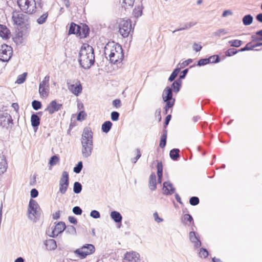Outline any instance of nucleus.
Returning <instances> with one entry per match:
<instances>
[{
  "label": "nucleus",
  "mask_w": 262,
  "mask_h": 262,
  "mask_svg": "<svg viewBox=\"0 0 262 262\" xmlns=\"http://www.w3.org/2000/svg\"><path fill=\"white\" fill-rule=\"evenodd\" d=\"M242 42V41L239 40H233L230 41V46L238 47L241 45Z\"/></svg>",
  "instance_id": "57"
},
{
  "label": "nucleus",
  "mask_w": 262,
  "mask_h": 262,
  "mask_svg": "<svg viewBox=\"0 0 262 262\" xmlns=\"http://www.w3.org/2000/svg\"><path fill=\"white\" fill-rule=\"evenodd\" d=\"M111 219L116 223H121L122 220V216L120 212L116 211H113L111 212Z\"/></svg>",
  "instance_id": "22"
},
{
  "label": "nucleus",
  "mask_w": 262,
  "mask_h": 262,
  "mask_svg": "<svg viewBox=\"0 0 262 262\" xmlns=\"http://www.w3.org/2000/svg\"><path fill=\"white\" fill-rule=\"evenodd\" d=\"M83 167L82 161H79L75 167H74L73 171L76 173H79Z\"/></svg>",
  "instance_id": "44"
},
{
  "label": "nucleus",
  "mask_w": 262,
  "mask_h": 262,
  "mask_svg": "<svg viewBox=\"0 0 262 262\" xmlns=\"http://www.w3.org/2000/svg\"><path fill=\"white\" fill-rule=\"evenodd\" d=\"M140 255L139 254L135 252H127L124 255V259L130 261V262H138L139 260Z\"/></svg>",
  "instance_id": "17"
},
{
  "label": "nucleus",
  "mask_w": 262,
  "mask_h": 262,
  "mask_svg": "<svg viewBox=\"0 0 262 262\" xmlns=\"http://www.w3.org/2000/svg\"><path fill=\"white\" fill-rule=\"evenodd\" d=\"M17 3L21 11L27 14H33L37 9H42L43 6L42 0H17Z\"/></svg>",
  "instance_id": "4"
},
{
  "label": "nucleus",
  "mask_w": 262,
  "mask_h": 262,
  "mask_svg": "<svg viewBox=\"0 0 262 262\" xmlns=\"http://www.w3.org/2000/svg\"><path fill=\"white\" fill-rule=\"evenodd\" d=\"M202 47L201 46V45H199L196 43H194L193 45V49L195 51V52H199L201 51V50L202 49Z\"/></svg>",
  "instance_id": "64"
},
{
  "label": "nucleus",
  "mask_w": 262,
  "mask_h": 262,
  "mask_svg": "<svg viewBox=\"0 0 262 262\" xmlns=\"http://www.w3.org/2000/svg\"><path fill=\"white\" fill-rule=\"evenodd\" d=\"M182 81L180 79H177L171 84V89L172 92L175 93H178L181 87Z\"/></svg>",
  "instance_id": "26"
},
{
  "label": "nucleus",
  "mask_w": 262,
  "mask_h": 262,
  "mask_svg": "<svg viewBox=\"0 0 262 262\" xmlns=\"http://www.w3.org/2000/svg\"><path fill=\"white\" fill-rule=\"evenodd\" d=\"M132 31H133V28L129 19H123L120 21L119 25V32L122 37H128Z\"/></svg>",
  "instance_id": "8"
},
{
  "label": "nucleus",
  "mask_w": 262,
  "mask_h": 262,
  "mask_svg": "<svg viewBox=\"0 0 262 262\" xmlns=\"http://www.w3.org/2000/svg\"><path fill=\"white\" fill-rule=\"evenodd\" d=\"M95 248L92 244H85L74 251V253L81 259L85 258L88 255L95 252Z\"/></svg>",
  "instance_id": "7"
},
{
  "label": "nucleus",
  "mask_w": 262,
  "mask_h": 262,
  "mask_svg": "<svg viewBox=\"0 0 262 262\" xmlns=\"http://www.w3.org/2000/svg\"><path fill=\"white\" fill-rule=\"evenodd\" d=\"M148 186L152 191L155 190L157 188L156 176L154 172H152L149 176Z\"/></svg>",
  "instance_id": "21"
},
{
  "label": "nucleus",
  "mask_w": 262,
  "mask_h": 262,
  "mask_svg": "<svg viewBox=\"0 0 262 262\" xmlns=\"http://www.w3.org/2000/svg\"><path fill=\"white\" fill-rule=\"evenodd\" d=\"M40 208L37 202L33 199L29 201L28 209V217L31 220L35 221L40 215Z\"/></svg>",
  "instance_id": "6"
},
{
  "label": "nucleus",
  "mask_w": 262,
  "mask_h": 262,
  "mask_svg": "<svg viewBox=\"0 0 262 262\" xmlns=\"http://www.w3.org/2000/svg\"><path fill=\"white\" fill-rule=\"evenodd\" d=\"M180 150L178 148H173L170 151V157L173 160H177L180 157Z\"/></svg>",
  "instance_id": "30"
},
{
  "label": "nucleus",
  "mask_w": 262,
  "mask_h": 262,
  "mask_svg": "<svg viewBox=\"0 0 262 262\" xmlns=\"http://www.w3.org/2000/svg\"><path fill=\"white\" fill-rule=\"evenodd\" d=\"M69 185H67L66 184H59V192L61 193L62 194H64L67 191Z\"/></svg>",
  "instance_id": "48"
},
{
  "label": "nucleus",
  "mask_w": 262,
  "mask_h": 262,
  "mask_svg": "<svg viewBox=\"0 0 262 262\" xmlns=\"http://www.w3.org/2000/svg\"><path fill=\"white\" fill-rule=\"evenodd\" d=\"M7 167L8 165L5 157L0 154V175L6 171Z\"/></svg>",
  "instance_id": "18"
},
{
  "label": "nucleus",
  "mask_w": 262,
  "mask_h": 262,
  "mask_svg": "<svg viewBox=\"0 0 262 262\" xmlns=\"http://www.w3.org/2000/svg\"><path fill=\"white\" fill-rule=\"evenodd\" d=\"M30 195L31 198H36L38 195V192L37 190L35 188H33L31 190Z\"/></svg>",
  "instance_id": "62"
},
{
  "label": "nucleus",
  "mask_w": 262,
  "mask_h": 262,
  "mask_svg": "<svg viewBox=\"0 0 262 262\" xmlns=\"http://www.w3.org/2000/svg\"><path fill=\"white\" fill-rule=\"evenodd\" d=\"M32 105L34 110H38L41 107V103L37 100H33L32 102Z\"/></svg>",
  "instance_id": "49"
},
{
  "label": "nucleus",
  "mask_w": 262,
  "mask_h": 262,
  "mask_svg": "<svg viewBox=\"0 0 262 262\" xmlns=\"http://www.w3.org/2000/svg\"><path fill=\"white\" fill-rule=\"evenodd\" d=\"M27 73H24L23 74L19 75L16 80V82L18 84L23 83L26 80Z\"/></svg>",
  "instance_id": "46"
},
{
  "label": "nucleus",
  "mask_w": 262,
  "mask_h": 262,
  "mask_svg": "<svg viewBox=\"0 0 262 262\" xmlns=\"http://www.w3.org/2000/svg\"><path fill=\"white\" fill-rule=\"evenodd\" d=\"M13 50L11 46L3 44L0 47V60L8 62L12 57Z\"/></svg>",
  "instance_id": "9"
},
{
  "label": "nucleus",
  "mask_w": 262,
  "mask_h": 262,
  "mask_svg": "<svg viewBox=\"0 0 262 262\" xmlns=\"http://www.w3.org/2000/svg\"><path fill=\"white\" fill-rule=\"evenodd\" d=\"M253 16L250 15H246L243 18V23L245 26H249L252 23L253 21Z\"/></svg>",
  "instance_id": "34"
},
{
  "label": "nucleus",
  "mask_w": 262,
  "mask_h": 262,
  "mask_svg": "<svg viewBox=\"0 0 262 262\" xmlns=\"http://www.w3.org/2000/svg\"><path fill=\"white\" fill-rule=\"evenodd\" d=\"M112 125V123L110 121H106L104 122L101 126V129L102 132L105 133H107L111 129Z\"/></svg>",
  "instance_id": "31"
},
{
  "label": "nucleus",
  "mask_w": 262,
  "mask_h": 262,
  "mask_svg": "<svg viewBox=\"0 0 262 262\" xmlns=\"http://www.w3.org/2000/svg\"><path fill=\"white\" fill-rule=\"evenodd\" d=\"M172 90L169 86H166L162 93V97L163 100L165 102L164 106V114H168L169 109L172 108L174 105L175 99L172 97Z\"/></svg>",
  "instance_id": "5"
},
{
  "label": "nucleus",
  "mask_w": 262,
  "mask_h": 262,
  "mask_svg": "<svg viewBox=\"0 0 262 262\" xmlns=\"http://www.w3.org/2000/svg\"><path fill=\"white\" fill-rule=\"evenodd\" d=\"M182 222L184 224L188 225H190L192 222L193 224V218L189 214H185L183 215Z\"/></svg>",
  "instance_id": "32"
},
{
  "label": "nucleus",
  "mask_w": 262,
  "mask_h": 262,
  "mask_svg": "<svg viewBox=\"0 0 262 262\" xmlns=\"http://www.w3.org/2000/svg\"><path fill=\"white\" fill-rule=\"evenodd\" d=\"M86 114L84 111H80L78 114L77 119L78 121H81L85 119Z\"/></svg>",
  "instance_id": "60"
},
{
  "label": "nucleus",
  "mask_w": 262,
  "mask_h": 262,
  "mask_svg": "<svg viewBox=\"0 0 262 262\" xmlns=\"http://www.w3.org/2000/svg\"><path fill=\"white\" fill-rule=\"evenodd\" d=\"M192 62V60L191 59H188L185 61H183L182 62H180L178 64V67H179L181 68V69H183L186 66H188Z\"/></svg>",
  "instance_id": "47"
},
{
  "label": "nucleus",
  "mask_w": 262,
  "mask_h": 262,
  "mask_svg": "<svg viewBox=\"0 0 262 262\" xmlns=\"http://www.w3.org/2000/svg\"><path fill=\"white\" fill-rule=\"evenodd\" d=\"M167 131L166 129H164L162 132V135L161 137L159 146L161 148L165 147L166 144Z\"/></svg>",
  "instance_id": "28"
},
{
  "label": "nucleus",
  "mask_w": 262,
  "mask_h": 262,
  "mask_svg": "<svg viewBox=\"0 0 262 262\" xmlns=\"http://www.w3.org/2000/svg\"><path fill=\"white\" fill-rule=\"evenodd\" d=\"M157 168L158 177L160 178L163 176V165L161 162H158Z\"/></svg>",
  "instance_id": "40"
},
{
  "label": "nucleus",
  "mask_w": 262,
  "mask_h": 262,
  "mask_svg": "<svg viewBox=\"0 0 262 262\" xmlns=\"http://www.w3.org/2000/svg\"><path fill=\"white\" fill-rule=\"evenodd\" d=\"M59 184L69 185V176L67 171H64L62 172L59 180Z\"/></svg>",
  "instance_id": "27"
},
{
  "label": "nucleus",
  "mask_w": 262,
  "mask_h": 262,
  "mask_svg": "<svg viewBox=\"0 0 262 262\" xmlns=\"http://www.w3.org/2000/svg\"><path fill=\"white\" fill-rule=\"evenodd\" d=\"M82 185L78 182H75L74 183L73 191L75 193H79L82 190Z\"/></svg>",
  "instance_id": "36"
},
{
  "label": "nucleus",
  "mask_w": 262,
  "mask_h": 262,
  "mask_svg": "<svg viewBox=\"0 0 262 262\" xmlns=\"http://www.w3.org/2000/svg\"><path fill=\"white\" fill-rule=\"evenodd\" d=\"M227 32H228V31L226 30H225L224 29H219L217 31L214 32L213 33V35L214 36L220 37V36H222L226 34V33H227Z\"/></svg>",
  "instance_id": "41"
},
{
  "label": "nucleus",
  "mask_w": 262,
  "mask_h": 262,
  "mask_svg": "<svg viewBox=\"0 0 262 262\" xmlns=\"http://www.w3.org/2000/svg\"><path fill=\"white\" fill-rule=\"evenodd\" d=\"M48 15L49 14L48 12L44 13L36 20V22L39 25L45 24L48 18Z\"/></svg>",
  "instance_id": "35"
},
{
  "label": "nucleus",
  "mask_w": 262,
  "mask_h": 262,
  "mask_svg": "<svg viewBox=\"0 0 262 262\" xmlns=\"http://www.w3.org/2000/svg\"><path fill=\"white\" fill-rule=\"evenodd\" d=\"M0 36L3 39H8L10 37V31L6 26L0 24Z\"/></svg>",
  "instance_id": "19"
},
{
  "label": "nucleus",
  "mask_w": 262,
  "mask_h": 262,
  "mask_svg": "<svg viewBox=\"0 0 262 262\" xmlns=\"http://www.w3.org/2000/svg\"><path fill=\"white\" fill-rule=\"evenodd\" d=\"M188 72V69H186L184 70L181 73L179 79L181 80V79H184L185 78Z\"/></svg>",
  "instance_id": "63"
},
{
  "label": "nucleus",
  "mask_w": 262,
  "mask_h": 262,
  "mask_svg": "<svg viewBox=\"0 0 262 262\" xmlns=\"http://www.w3.org/2000/svg\"><path fill=\"white\" fill-rule=\"evenodd\" d=\"M200 200L197 196H192L189 199V203L192 206H195L199 204Z\"/></svg>",
  "instance_id": "50"
},
{
  "label": "nucleus",
  "mask_w": 262,
  "mask_h": 262,
  "mask_svg": "<svg viewBox=\"0 0 262 262\" xmlns=\"http://www.w3.org/2000/svg\"><path fill=\"white\" fill-rule=\"evenodd\" d=\"M90 216L94 219H99L100 217V214L99 211L94 210L90 213Z\"/></svg>",
  "instance_id": "54"
},
{
  "label": "nucleus",
  "mask_w": 262,
  "mask_h": 262,
  "mask_svg": "<svg viewBox=\"0 0 262 262\" xmlns=\"http://www.w3.org/2000/svg\"><path fill=\"white\" fill-rule=\"evenodd\" d=\"M208 58L209 63H217L220 61V57L218 55H213Z\"/></svg>",
  "instance_id": "52"
},
{
  "label": "nucleus",
  "mask_w": 262,
  "mask_h": 262,
  "mask_svg": "<svg viewBox=\"0 0 262 262\" xmlns=\"http://www.w3.org/2000/svg\"><path fill=\"white\" fill-rule=\"evenodd\" d=\"M67 85L69 90L76 96L81 93L82 87L79 81H77L75 84H71L67 81Z\"/></svg>",
  "instance_id": "11"
},
{
  "label": "nucleus",
  "mask_w": 262,
  "mask_h": 262,
  "mask_svg": "<svg viewBox=\"0 0 262 262\" xmlns=\"http://www.w3.org/2000/svg\"><path fill=\"white\" fill-rule=\"evenodd\" d=\"M95 61L93 48L89 44H83L79 51L78 58L81 67L84 69H89L94 64Z\"/></svg>",
  "instance_id": "1"
},
{
  "label": "nucleus",
  "mask_w": 262,
  "mask_h": 262,
  "mask_svg": "<svg viewBox=\"0 0 262 262\" xmlns=\"http://www.w3.org/2000/svg\"><path fill=\"white\" fill-rule=\"evenodd\" d=\"M256 47L257 46H256V45H252L251 42H249L246 45V46L244 48H242L240 50H239V51L243 52V51H245L252 50L255 47Z\"/></svg>",
  "instance_id": "45"
},
{
  "label": "nucleus",
  "mask_w": 262,
  "mask_h": 262,
  "mask_svg": "<svg viewBox=\"0 0 262 262\" xmlns=\"http://www.w3.org/2000/svg\"><path fill=\"white\" fill-rule=\"evenodd\" d=\"M66 228V226L65 223L62 222H60L56 225L51 232V234H50L49 236L52 237H56L59 234L62 233Z\"/></svg>",
  "instance_id": "14"
},
{
  "label": "nucleus",
  "mask_w": 262,
  "mask_h": 262,
  "mask_svg": "<svg viewBox=\"0 0 262 262\" xmlns=\"http://www.w3.org/2000/svg\"><path fill=\"white\" fill-rule=\"evenodd\" d=\"M45 245L47 249L52 250H54L57 247L56 242L53 239H49L45 242Z\"/></svg>",
  "instance_id": "25"
},
{
  "label": "nucleus",
  "mask_w": 262,
  "mask_h": 262,
  "mask_svg": "<svg viewBox=\"0 0 262 262\" xmlns=\"http://www.w3.org/2000/svg\"><path fill=\"white\" fill-rule=\"evenodd\" d=\"M251 39L253 42L262 41V36L257 35L256 34L251 36Z\"/></svg>",
  "instance_id": "61"
},
{
  "label": "nucleus",
  "mask_w": 262,
  "mask_h": 262,
  "mask_svg": "<svg viewBox=\"0 0 262 262\" xmlns=\"http://www.w3.org/2000/svg\"><path fill=\"white\" fill-rule=\"evenodd\" d=\"M195 24V23H191V22L189 23H187V24L184 25L183 27H182V28H180L179 29H176V30H174L173 31V33H174L176 32L179 31H182V30H186V29H188L191 28V27L194 26Z\"/></svg>",
  "instance_id": "37"
},
{
  "label": "nucleus",
  "mask_w": 262,
  "mask_h": 262,
  "mask_svg": "<svg viewBox=\"0 0 262 262\" xmlns=\"http://www.w3.org/2000/svg\"><path fill=\"white\" fill-rule=\"evenodd\" d=\"M31 122L34 130L36 131L40 124L39 117L36 114H32L31 117Z\"/></svg>",
  "instance_id": "20"
},
{
  "label": "nucleus",
  "mask_w": 262,
  "mask_h": 262,
  "mask_svg": "<svg viewBox=\"0 0 262 262\" xmlns=\"http://www.w3.org/2000/svg\"><path fill=\"white\" fill-rule=\"evenodd\" d=\"M80 29V26L76 25L74 23H72L70 25L69 34H76L78 36V32Z\"/></svg>",
  "instance_id": "24"
},
{
  "label": "nucleus",
  "mask_w": 262,
  "mask_h": 262,
  "mask_svg": "<svg viewBox=\"0 0 262 262\" xmlns=\"http://www.w3.org/2000/svg\"><path fill=\"white\" fill-rule=\"evenodd\" d=\"M189 238L190 241L193 243L195 249H198L201 246L202 243L200 240L199 236L196 235L195 232L190 231L189 233Z\"/></svg>",
  "instance_id": "15"
},
{
  "label": "nucleus",
  "mask_w": 262,
  "mask_h": 262,
  "mask_svg": "<svg viewBox=\"0 0 262 262\" xmlns=\"http://www.w3.org/2000/svg\"><path fill=\"white\" fill-rule=\"evenodd\" d=\"M49 79L50 76L49 75H47L45 76L43 80L40 83L39 85L49 87Z\"/></svg>",
  "instance_id": "53"
},
{
  "label": "nucleus",
  "mask_w": 262,
  "mask_h": 262,
  "mask_svg": "<svg viewBox=\"0 0 262 262\" xmlns=\"http://www.w3.org/2000/svg\"><path fill=\"white\" fill-rule=\"evenodd\" d=\"M59 159L57 156L54 155L50 158L49 160V164L50 166H53L55 165L58 162H59Z\"/></svg>",
  "instance_id": "38"
},
{
  "label": "nucleus",
  "mask_w": 262,
  "mask_h": 262,
  "mask_svg": "<svg viewBox=\"0 0 262 262\" xmlns=\"http://www.w3.org/2000/svg\"><path fill=\"white\" fill-rule=\"evenodd\" d=\"M89 33V28L86 25H82L80 26V29L78 32V36L80 38H84L87 36Z\"/></svg>",
  "instance_id": "23"
},
{
  "label": "nucleus",
  "mask_w": 262,
  "mask_h": 262,
  "mask_svg": "<svg viewBox=\"0 0 262 262\" xmlns=\"http://www.w3.org/2000/svg\"><path fill=\"white\" fill-rule=\"evenodd\" d=\"M134 2L135 0H123L122 7L125 9H127L128 7H132Z\"/></svg>",
  "instance_id": "39"
},
{
  "label": "nucleus",
  "mask_w": 262,
  "mask_h": 262,
  "mask_svg": "<svg viewBox=\"0 0 262 262\" xmlns=\"http://www.w3.org/2000/svg\"><path fill=\"white\" fill-rule=\"evenodd\" d=\"M13 124V120L11 115L7 113H3L0 115V125L3 127L8 128L10 124Z\"/></svg>",
  "instance_id": "12"
},
{
  "label": "nucleus",
  "mask_w": 262,
  "mask_h": 262,
  "mask_svg": "<svg viewBox=\"0 0 262 262\" xmlns=\"http://www.w3.org/2000/svg\"><path fill=\"white\" fill-rule=\"evenodd\" d=\"M14 41L17 45L21 44L23 41V34L21 31L18 32L13 37Z\"/></svg>",
  "instance_id": "33"
},
{
  "label": "nucleus",
  "mask_w": 262,
  "mask_h": 262,
  "mask_svg": "<svg viewBox=\"0 0 262 262\" xmlns=\"http://www.w3.org/2000/svg\"><path fill=\"white\" fill-rule=\"evenodd\" d=\"M12 17L14 23L18 26L28 24L29 17L21 11H14Z\"/></svg>",
  "instance_id": "10"
},
{
  "label": "nucleus",
  "mask_w": 262,
  "mask_h": 262,
  "mask_svg": "<svg viewBox=\"0 0 262 262\" xmlns=\"http://www.w3.org/2000/svg\"><path fill=\"white\" fill-rule=\"evenodd\" d=\"M208 63H209L208 58H203V59H201L198 61L197 66H202L206 65Z\"/></svg>",
  "instance_id": "55"
},
{
  "label": "nucleus",
  "mask_w": 262,
  "mask_h": 262,
  "mask_svg": "<svg viewBox=\"0 0 262 262\" xmlns=\"http://www.w3.org/2000/svg\"><path fill=\"white\" fill-rule=\"evenodd\" d=\"M104 54L108 55L111 63L117 64L121 62L124 54L122 47L118 43L114 42H108L104 47Z\"/></svg>",
  "instance_id": "2"
},
{
  "label": "nucleus",
  "mask_w": 262,
  "mask_h": 262,
  "mask_svg": "<svg viewBox=\"0 0 262 262\" xmlns=\"http://www.w3.org/2000/svg\"><path fill=\"white\" fill-rule=\"evenodd\" d=\"M73 212L76 215H81L82 213V210L79 206H75L73 208Z\"/></svg>",
  "instance_id": "56"
},
{
  "label": "nucleus",
  "mask_w": 262,
  "mask_h": 262,
  "mask_svg": "<svg viewBox=\"0 0 262 262\" xmlns=\"http://www.w3.org/2000/svg\"><path fill=\"white\" fill-rule=\"evenodd\" d=\"M142 14V10L141 7H138L137 8H135L133 10V15L135 17L138 18L139 16H141Z\"/></svg>",
  "instance_id": "42"
},
{
  "label": "nucleus",
  "mask_w": 262,
  "mask_h": 262,
  "mask_svg": "<svg viewBox=\"0 0 262 262\" xmlns=\"http://www.w3.org/2000/svg\"><path fill=\"white\" fill-rule=\"evenodd\" d=\"M136 151H137V156L135 158H133V159H131V161L133 163H136V162L138 161V160L141 157V152H140V150L139 148H137L136 149Z\"/></svg>",
  "instance_id": "59"
},
{
  "label": "nucleus",
  "mask_w": 262,
  "mask_h": 262,
  "mask_svg": "<svg viewBox=\"0 0 262 262\" xmlns=\"http://www.w3.org/2000/svg\"><path fill=\"white\" fill-rule=\"evenodd\" d=\"M119 117V113L117 112H113L111 113V119L114 121H116L118 120Z\"/></svg>",
  "instance_id": "58"
},
{
  "label": "nucleus",
  "mask_w": 262,
  "mask_h": 262,
  "mask_svg": "<svg viewBox=\"0 0 262 262\" xmlns=\"http://www.w3.org/2000/svg\"><path fill=\"white\" fill-rule=\"evenodd\" d=\"M81 154L84 158L90 157L93 150V132L90 127H85L81 139Z\"/></svg>",
  "instance_id": "3"
},
{
  "label": "nucleus",
  "mask_w": 262,
  "mask_h": 262,
  "mask_svg": "<svg viewBox=\"0 0 262 262\" xmlns=\"http://www.w3.org/2000/svg\"><path fill=\"white\" fill-rule=\"evenodd\" d=\"M199 256L201 258H206L208 255V252L205 248H201L199 253Z\"/></svg>",
  "instance_id": "51"
},
{
  "label": "nucleus",
  "mask_w": 262,
  "mask_h": 262,
  "mask_svg": "<svg viewBox=\"0 0 262 262\" xmlns=\"http://www.w3.org/2000/svg\"><path fill=\"white\" fill-rule=\"evenodd\" d=\"M163 194L165 195H171L175 191V188L170 182H165L163 184Z\"/></svg>",
  "instance_id": "16"
},
{
  "label": "nucleus",
  "mask_w": 262,
  "mask_h": 262,
  "mask_svg": "<svg viewBox=\"0 0 262 262\" xmlns=\"http://www.w3.org/2000/svg\"><path fill=\"white\" fill-rule=\"evenodd\" d=\"M49 87L46 86H39V93L41 97H47L49 95Z\"/></svg>",
  "instance_id": "29"
},
{
  "label": "nucleus",
  "mask_w": 262,
  "mask_h": 262,
  "mask_svg": "<svg viewBox=\"0 0 262 262\" xmlns=\"http://www.w3.org/2000/svg\"><path fill=\"white\" fill-rule=\"evenodd\" d=\"M62 106L61 104L58 103L56 100H53L48 105L45 111L51 115L61 110Z\"/></svg>",
  "instance_id": "13"
},
{
  "label": "nucleus",
  "mask_w": 262,
  "mask_h": 262,
  "mask_svg": "<svg viewBox=\"0 0 262 262\" xmlns=\"http://www.w3.org/2000/svg\"><path fill=\"white\" fill-rule=\"evenodd\" d=\"M65 230L66 232L71 234L74 235L76 233V228L72 225H68L67 227H66Z\"/></svg>",
  "instance_id": "43"
}]
</instances>
